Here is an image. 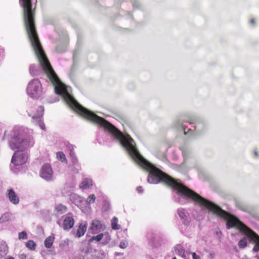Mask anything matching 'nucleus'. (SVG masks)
<instances>
[{"label":"nucleus","instance_id":"nucleus-1","mask_svg":"<svg viewBox=\"0 0 259 259\" xmlns=\"http://www.w3.org/2000/svg\"><path fill=\"white\" fill-rule=\"evenodd\" d=\"M37 3V0L19 1V3L23 9L24 22L30 42L42 68L55 86L56 93L61 96L66 103L79 115L92 122L101 125L110 132L120 141L132 158L140 165L144 158L134 145V141L132 137L128 135L124 136L115 126L104 118L99 116L80 105L69 94L65 84L59 79L47 57L37 32L35 23V13Z\"/></svg>","mask_w":259,"mask_h":259},{"label":"nucleus","instance_id":"nucleus-2","mask_svg":"<svg viewBox=\"0 0 259 259\" xmlns=\"http://www.w3.org/2000/svg\"><path fill=\"white\" fill-rule=\"evenodd\" d=\"M140 165L149 172L148 180L149 182L153 183L154 182L153 177H155L157 179V181L163 183L169 187L177 190L182 195L203 206L214 214L226 220V228L228 229L235 227L245 235L250 230V228L235 216L223 210L216 204L202 197L183 184L177 182L173 178L157 168L145 158Z\"/></svg>","mask_w":259,"mask_h":259},{"label":"nucleus","instance_id":"nucleus-3","mask_svg":"<svg viewBox=\"0 0 259 259\" xmlns=\"http://www.w3.org/2000/svg\"><path fill=\"white\" fill-rule=\"evenodd\" d=\"M34 144L33 139L30 137L22 139L19 137L16 136L14 137L10 142V146L12 149H16L25 150Z\"/></svg>","mask_w":259,"mask_h":259},{"label":"nucleus","instance_id":"nucleus-4","mask_svg":"<svg viewBox=\"0 0 259 259\" xmlns=\"http://www.w3.org/2000/svg\"><path fill=\"white\" fill-rule=\"evenodd\" d=\"M40 87L39 81L38 79H34L28 84L27 89V93L31 97H35L40 91Z\"/></svg>","mask_w":259,"mask_h":259},{"label":"nucleus","instance_id":"nucleus-5","mask_svg":"<svg viewBox=\"0 0 259 259\" xmlns=\"http://www.w3.org/2000/svg\"><path fill=\"white\" fill-rule=\"evenodd\" d=\"M27 157L21 151L15 152L12 156L11 161L15 165H21L26 162Z\"/></svg>","mask_w":259,"mask_h":259},{"label":"nucleus","instance_id":"nucleus-6","mask_svg":"<svg viewBox=\"0 0 259 259\" xmlns=\"http://www.w3.org/2000/svg\"><path fill=\"white\" fill-rule=\"evenodd\" d=\"M246 235L250 239V241L255 244L252 250L254 252L259 251V235L250 229Z\"/></svg>","mask_w":259,"mask_h":259},{"label":"nucleus","instance_id":"nucleus-7","mask_svg":"<svg viewBox=\"0 0 259 259\" xmlns=\"http://www.w3.org/2000/svg\"><path fill=\"white\" fill-rule=\"evenodd\" d=\"M40 176L47 181L52 180L53 171L50 164L47 163L43 165L40 171Z\"/></svg>","mask_w":259,"mask_h":259},{"label":"nucleus","instance_id":"nucleus-8","mask_svg":"<svg viewBox=\"0 0 259 259\" xmlns=\"http://www.w3.org/2000/svg\"><path fill=\"white\" fill-rule=\"evenodd\" d=\"M29 116L34 120L40 119L44 113V108L42 106L32 107L29 110Z\"/></svg>","mask_w":259,"mask_h":259},{"label":"nucleus","instance_id":"nucleus-9","mask_svg":"<svg viewBox=\"0 0 259 259\" xmlns=\"http://www.w3.org/2000/svg\"><path fill=\"white\" fill-rule=\"evenodd\" d=\"M7 196L11 202L14 204H17L19 202V198L13 189H10L8 190Z\"/></svg>","mask_w":259,"mask_h":259},{"label":"nucleus","instance_id":"nucleus-10","mask_svg":"<svg viewBox=\"0 0 259 259\" xmlns=\"http://www.w3.org/2000/svg\"><path fill=\"white\" fill-rule=\"evenodd\" d=\"M74 224V219L70 217L65 218L64 220L63 226L65 230H69L72 228Z\"/></svg>","mask_w":259,"mask_h":259},{"label":"nucleus","instance_id":"nucleus-11","mask_svg":"<svg viewBox=\"0 0 259 259\" xmlns=\"http://www.w3.org/2000/svg\"><path fill=\"white\" fill-rule=\"evenodd\" d=\"M102 225L101 223V222L98 220H94L91 224V226L90 227V230L93 231H98L102 229Z\"/></svg>","mask_w":259,"mask_h":259},{"label":"nucleus","instance_id":"nucleus-12","mask_svg":"<svg viewBox=\"0 0 259 259\" xmlns=\"http://www.w3.org/2000/svg\"><path fill=\"white\" fill-rule=\"evenodd\" d=\"M93 181L91 179L85 178L80 184L79 187L82 189H87L92 186Z\"/></svg>","mask_w":259,"mask_h":259},{"label":"nucleus","instance_id":"nucleus-13","mask_svg":"<svg viewBox=\"0 0 259 259\" xmlns=\"http://www.w3.org/2000/svg\"><path fill=\"white\" fill-rule=\"evenodd\" d=\"M87 224H80L79 226H78V228L76 231V234H75V236L76 237H80L81 236H83L86 231H87Z\"/></svg>","mask_w":259,"mask_h":259},{"label":"nucleus","instance_id":"nucleus-14","mask_svg":"<svg viewBox=\"0 0 259 259\" xmlns=\"http://www.w3.org/2000/svg\"><path fill=\"white\" fill-rule=\"evenodd\" d=\"M8 252V247L5 244H0V259L5 257Z\"/></svg>","mask_w":259,"mask_h":259},{"label":"nucleus","instance_id":"nucleus-15","mask_svg":"<svg viewBox=\"0 0 259 259\" xmlns=\"http://www.w3.org/2000/svg\"><path fill=\"white\" fill-rule=\"evenodd\" d=\"M104 236H106L107 238H108L109 240H110V237L108 233H105L104 234H103V233L99 234L96 236L93 237L92 238V240H96L98 242V241H100Z\"/></svg>","mask_w":259,"mask_h":259},{"label":"nucleus","instance_id":"nucleus-16","mask_svg":"<svg viewBox=\"0 0 259 259\" xmlns=\"http://www.w3.org/2000/svg\"><path fill=\"white\" fill-rule=\"evenodd\" d=\"M54 240V237L53 236H49L47 237L44 242L46 247L47 248H50L53 243Z\"/></svg>","mask_w":259,"mask_h":259},{"label":"nucleus","instance_id":"nucleus-17","mask_svg":"<svg viewBox=\"0 0 259 259\" xmlns=\"http://www.w3.org/2000/svg\"><path fill=\"white\" fill-rule=\"evenodd\" d=\"M118 219L114 217L111 221V227L113 230H118L120 229V226L117 224Z\"/></svg>","mask_w":259,"mask_h":259},{"label":"nucleus","instance_id":"nucleus-18","mask_svg":"<svg viewBox=\"0 0 259 259\" xmlns=\"http://www.w3.org/2000/svg\"><path fill=\"white\" fill-rule=\"evenodd\" d=\"M10 220V215L8 213H4L0 217V224L7 222Z\"/></svg>","mask_w":259,"mask_h":259},{"label":"nucleus","instance_id":"nucleus-19","mask_svg":"<svg viewBox=\"0 0 259 259\" xmlns=\"http://www.w3.org/2000/svg\"><path fill=\"white\" fill-rule=\"evenodd\" d=\"M26 246L30 250H34L36 246L35 242L31 240H28L25 244Z\"/></svg>","mask_w":259,"mask_h":259},{"label":"nucleus","instance_id":"nucleus-20","mask_svg":"<svg viewBox=\"0 0 259 259\" xmlns=\"http://www.w3.org/2000/svg\"><path fill=\"white\" fill-rule=\"evenodd\" d=\"M247 246V240L245 237L242 238L238 243V246L241 248H244Z\"/></svg>","mask_w":259,"mask_h":259},{"label":"nucleus","instance_id":"nucleus-21","mask_svg":"<svg viewBox=\"0 0 259 259\" xmlns=\"http://www.w3.org/2000/svg\"><path fill=\"white\" fill-rule=\"evenodd\" d=\"M178 213L179 215V217L183 219H186L187 218V212L184 209H179L178 210Z\"/></svg>","mask_w":259,"mask_h":259},{"label":"nucleus","instance_id":"nucleus-22","mask_svg":"<svg viewBox=\"0 0 259 259\" xmlns=\"http://www.w3.org/2000/svg\"><path fill=\"white\" fill-rule=\"evenodd\" d=\"M57 158L61 160L62 162H64L66 161L65 155L62 152H57Z\"/></svg>","mask_w":259,"mask_h":259},{"label":"nucleus","instance_id":"nucleus-23","mask_svg":"<svg viewBox=\"0 0 259 259\" xmlns=\"http://www.w3.org/2000/svg\"><path fill=\"white\" fill-rule=\"evenodd\" d=\"M69 154L71 157L72 162L73 164H76L77 162V159L75 155L74 152H73L72 150H71Z\"/></svg>","mask_w":259,"mask_h":259},{"label":"nucleus","instance_id":"nucleus-24","mask_svg":"<svg viewBox=\"0 0 259 259\" xmlns=\"http://www.w3.org/2000/svg\"><path fill=\"white\" fill-rule=\"evenodd\" d=\"M96 199V197L94 194L90 195L87 200V202L89 203H93Z\"/></svg>","mask_w":259,"mask_h":259},{"label":"nucleus","instance_id":"nucleus-25","mask_svg":"<svg viewBox=\"0 0 259 259\" xmlns=\"http://www.w3.org/2000/svg\"><path fill=\"white\" fill-rule=\"evenodd\" d=\"M58 211L65 212L67 210V207L62 204H59L56 207Z\"/></svg>","mask_w":259,"mask_h":259},{"label":"nucleus","instance_id":"nucleus-26","mask_svg":"<svg viewBox=\"0 0 259 259\" xmlns=\"http://www.w3.org/2000/svg\"><path fill=\"white\" fill-rule=\"evenodd\" d=\"M19 239H27V233L25 231H22L19 233Z\"/></svg>","mask_w":259,"mask_h":259},{"label":"nucleus","instance_id":"nucleus-27","mask_svg":"<svg viewBox=\"0 0 259 259\" xmlns=\"http://www.w3.org/2000/svg\"><path fill=\"white\" fill-rule=\"evenodd\" d=\"M128 246V242L127 241H122L119 244V247L121 249H125Z\"/></svg>","mask_w":259,"mask_h":259},{"label":"nucleus","instance_id":"nucleus-28","mask_svg":"<svg viewBox=\"0 0 259 259\" xmlns=\"http://www.w3.org/2000/svg\"><path fill=\"white\" fill-rule=\"evenodd\" d=\"M35 120L38 122V124L40 127V128L43 130H45V125L43 122H41V119L40 118Z\"/></svg>","mask_w":259,"mask_h":259},{"label":"nucleus","instance_id":"nucleus-29","mask_svg":"<svg viewBox=\"0 0 259 259\" xmlns=\"http://www.w3.org/2000/svg\"><path fill=\"white\" fill-rule=\"evenodd\" d=\"M193 259H201L199 255H197L195 252L192 253Z\"/></svg>","mask_w":259,"mask_h":259},{"label":"nucleus","instance_id":"nucleus-30","mask_svg":"<svg viewBox=\"0 0 259 259\" xmlns=\"http://www.w3.org/2000/svg\"><path fill=\"white\" fill-rule=\"evenodd\" d=\"M27 258V256L26 255L23 253H21L19 255V258L20 259H26Z\"/></svg>","mask_w":259,"mask_h":259},{"label":"nucleus","instance_id":"nucleus-31","mask_svg":"<svg viewBox=\"0 0 259 259\" xmlns=\"http://www.w3.org/2000/svg\"><path fill=\"white\" fill-rule=\"evenodd\" d=\"M249 23L252 25H254L255 24V20L253 18H251L249 20Z\"/></svg>","mask_w":259,"mask_h":259},{"label":"nucleus","instance_id":"nucleus-32","mask_svg":"<svg viewBox=\"0 0 259 259\" xmlns=\"http://www.w3.org/2000/svg\"><path fill=\"white\" fill-rule=\"evenodd\" d=\"M137 191L139 193H142V192H143V190L142 187L140 186V187H137Z\"/></svg>","mask_w":259,"mask_h":259},{"label":"nucleus","instance_id":"nucleus-33","mask_svg":"<svg viewBox=\"0 0 259 259\" xmlns=\"http://www.w3.org/2000/svg\"><path fill=\"white\" fill-rule=\"evenodd\" d=\"M68 150H69V151L70 152V150H72L73 152H74V149H73V147L72 146V145H69L68 146Z\"/></svg>","mask_w":259,"mask_h":259},{"label":"nucleus","instance_id":"nucleus-34","mask_svg":"<svg viewBox=\"0 0 259 259\" xmlns=\"http://www.w3.org/2000/svg\"><path fill=\"white\" fill-rule=\"evenodd\" d=\"M5 259H14V258L12 256H8Z\"/></svg>","mask_w":259,"mask_h":259},{"label":"nucleus","instance_id":"nucleus-35","mask_svg":"<svg viewBox=\"0 0 259 259\" xmlns=\"http://www.w3.org/2000/svg\"><path fill=\"white\" fill-rule=\"evenodd\" d=\"M254 155L256 156H258V154H257V152L256 151H254Z\"/></svg>","mask_w":259,"mask_h":259},{"label":"nucleus","instance_id":"nucleus-36","mask_svg":"<svg viewBox=\"0 0 259 259\" xmlns=\"http://www.w3.org/2000/svg\"><path fill=\"white\" fill-rule=\"evenodd\" d=\"M116 254L117 255H122V254H123V253H116Z\"/></svg>","mask_w":259,"mask_h":259},{"label":"nucleus","instance_id":"nucleus-37","mask_svg":"<svg viewBox=\"0 0 259 259\" xmlns=\"http://www.w3.org/2000/svg\"><path fill=\"white\" fill-rule=\"evenodd\" d=\"M172 259H177V258L176 257H174L172 258Z\"/></svg>","mask_w":259,"mask_h":259},{"label":"nucleus","instance_id":"nucleus-38","mask_svg":"<svg viewBox=\"0 0 259 259\" xmlns=\"http://www.w3.org/2000/svg\"><path fill=\"white\" fill-rule=\"evenodd\" d=\"M28 259H33V258H28Z\"/></svg>","mask_w":259,"mask_h":259}]
</instances>
